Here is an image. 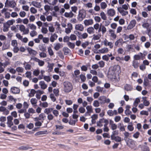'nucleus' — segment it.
<instances>
[{
  "mask_svg": "<svg viewBox=\"0 0 151 151\" xmlns=\"http://www.w3.org/2000/svg\"><path fill=\"white\" fill-rule=\"evenodd\" d=\"M19 30L21 32H23V35L28 34L29 32V29L28 28L25 29V27L23 25L19 26Z\"/></svg>",
  "mask_w": 151,
  "mask_h": 151,
  "instance_id": "nucleus-6",
  "label": "nucleus"
},
{
  "mask_svg": "<svg viewBox=\"0 0 151 151\" xmlns=\"http://www.w3.org/2000/svg\"><path fill=\"white\" fill-rule=\"evenodd\" d=\"M137 22L135 20H132L130 22L129 24L127 27V29L130 30L133 28L136 24Z\"/></svg>",
  "mask_w": 151,
  "mask_h": 151,
  "instance_id": "nucleus-5",
  "label": "nucleus"
},
{
  "mask_svg": "<svg viewBox=\"0 0 151 151\" xmlns=\"http://www.w3.org/2000/svg\"><path fill=\"white\" fill-rule=\"evenodd\" d=\"M9 26L7 24L4 25V26L3 31L4 32L8 31L9 30Z\"/></svg>",
  "mask_w": 151,
  "mask_h": 151,
  "instance_id": "nucleus-58",
  "label": "nucleus"
},
{
  "mask_svg": "<svg viewBox=\"0 0 151 151\" xmlns=\"http://www.w3.org/2000/svg\"><path fill=\"white\" fill-rule=\"evenodd\" d=\"M106 98L104 96H101L99 99L101 104H104L106 102Z\"/></svg>",
  "mask_w": 151,
  "mask_h": 151,
  "instance_id": "nucleus-25",
  "label": "nucleus"
},
{
  "mask_svg": "<svg viewBox=\"0 0 151 151\" xmlns=\"http://www.w3.org/2000/svg\"><path fill=\"white\" fill-rule=\"evenodd\" d=\"M140 102V100L138 98H137L135 99V101H134V106L136 107L137 106L138 104Z\"/></svg>",
  "mask_w": 151,
  "mask_h": 151,
  "instance_id": "nucleus-32",
  "label": "nucleus"
},
{
  "mask_svg": "<svg viewBox=\"0 0 151 151\" xmlns=\"http://www.w3.org/2000/svg\"><path fill=\"white\" fill-rule=\"evenodd\" d=\"M86 109L87 110V111H88V112H89V113H91L92 112V107L91 106H88L86 107Z\"/></svg>",
  "mask_w": 151,
  "mask_h": 151,
  "instance_id": "nucleus-33",
  "label": "nucleus"
},
{
  "mask_svg": "<svg viewBox=\"0 0 151 151\" xmlns=\"http://www.w3.org/2000/svg\"><path fill=\"white\" fill-rule=\"evenodd\" d=\"M32 147H29V145L22 146L19 147L18 149L21 150H27L29 149H32Z\"/></svg>",
  "mask_w": 151,
  "mask_h": 151,
  "instance_id": "nucleus-12",
  "label": "nucleus"
},
{
  "mask_svg": "<svg viewBox=\"0 0 151 151\" xmlns=\"http://www.w3.org/2000/svg\"><path fill=\"white\" fill-rule=\"evenodd\" d=\"M120 72V66L119 65H115L109 70L108 76L111 79H115L116 76L119 75Z\"/></svg>",
  "mask_w": 151,
  "mask_h": 151,
  "instance_id": "nucleus-1",
  "label": "nucleus"
},
{
  "mask_svg": "<svg viewBox=\"0 0 151 151\" xmlns=\"http://www.w3.org/2000/svg\"><path fill=\"white\" fill-rule=\"evenodd\" d=\"M16 5V3L14 0H12L9 1L8 0H6L5 3V5H8L9 6L12 8H14Z\"/></svg>",
  "mask_w": 151,
  "mask_h": 151,
  "instance_id": "nucleus-4",
  "label": "nucleus"
},
{
  "mask_svg": "<svg viewBox=\"0 0 151 151\" xmlns=\"http://www.w3.org/2000/svg\"><path fill=\"white\" fill-rule=\"evenodd\" d=\"M88 37V35L86 33H84L81 35L80 36H79V37L81 39H85L86 38Z\"/></svg>",
  "mask_w": 151,
  "mask_h": 151,
  "instance_id": "nucleus-45",
  "label": "nucleus"
},
{
  "mask_svg": "<svg viewBox=\"0 0 151 151\" xmlns=\"http://www.w3.org/2000/svg\"><path fill=\"white\" fill-rule=\"evenodd\" d=\"M12 92L14 94L18 93L20 92L19 89L17 87H13L11 88Z\"/></svg>",
  "mask_w": 151,
  "mask_h": 151,
  "instance_id": "nucleus-11",
  "label": "nucleus"
},
{
  "mask_svg": "<svg viewBox=\"0 0 151 151\" xmlns=\"http://www.w3.org/2000/svg\"><path fill=\"white\" fill-rule=\"evenodd\" d=\"M104 118L100 119L99 121L97 122V125L98 126H99L100 127H102L103 126V124H102V123H104Z\"/></svg>",
  "mask_w": 151,
  "mask_h": 151,
  "instance_id": "nucleus-22",
  "label": "nucleus"
},
{
  "mask_svg": "<svg viewBox=\"0 0 151 151\" xmlns=\"http://www.w3.org/2000/svg\"><path fill=\"white\" fill-rule=\"evenodd\" d=\"M101 37V35H93V39L94 40H98L100 39V38Z\"/></svg>",
  "mask_w": 151,
  "mask_h": 151,
  "instance_id": "nucleus-52",
  "label": "nucleus"
},
{
  "mask_svg": "<svg viewBox=\"0 0 151 151\" xmlns=\"http://www.w3.org/2000/svg\"><path fill=\"white\" fill-rule=\"evenodd\" d=\"M58 37V35L55 33H51V36L50 39L51 42H53L55 40H57Z\"/></svg>",
  "mask_w": 151,
  "mask_h": 151,
  "instance_id": "nucleus-7",
  "label": "nucleus"
},
{
  "mask_svg": "<svg viewBox=\"0 0 151 151\" xmlns=\"http://www.w3.org/2000/svg\"><path fill=\"white\" fill-rule=\"evenodd\" d=\"M107 13L109 16H113L115 15V12L114 9H110L108 11Z\"/></svg>",
  "mask_w": 151,
  "mask_h": 151,
  "instance_id": "nucleus-16",
  "label": "nucleus"
},
{
  "mask_svg": "<svg viewBox=\"0 0 151 151\" xmlns=\"http://www.w3.org/2000/svg\"><path fill=\"white\" fill-rule=\"evenodd\" d=\"M75 28L76 30H78L80 31H83L84 30L83 26L82 24H79L76 25L75 26Z\"/></svg>",
  "mask_w": 151,
  "mask_h": 151,
  "instance_id": "nucleus-10",
  "label": "nucleus"
},
{
  "mask_svg": "<svg viewBox=\"0 0 151 151\" xmlns=\"http://www.w3.org/2000/svg\"><path fill=\"white\" fill-rule=\"evenodd\" d=\"M100 15L101 16V18L102 19L104 20H105L107 19V16L105 13L103 12H102L100 14Z\"/></svg>",
  "mask_w": 151,
  "mask_h": 151,
  "instance_id": "nucleus-27",
  "label": "nucleus"
},
{
  "mask_svg": "<svg viewBox=\"0 0 151 151\" xmlns=\"http://www.w3.org/2000/svg\"><path fill=\"white\" fill-rule=\"evenodd\" d=\"M118 131L117 130H115L112 132V134L111 136V138L115 137V135H117L118 134Z\"/></svg>",
  "mask_w": 151,
  "mask_h": 151,
  "instance_id": "nucleus-42",
  "label": "nucleus"
},
{
  "mask_svg": "<svg viewBox=\"0 0 151 151\" xmlns=\"http://www.w3.org/2000/svg\"><path fill=\"white\" fill-rule=\"evenodd\" d=\"M112 140H114L116 142H119L121 141V138L118 136H115L112 138H111Z\"/></svg>",
  "mask_w": 151,
  "mask_h": 151,
  "instance_id": "nucleus-21",
  "label": "nucleus"
},
{
  "mask_svg": "<svg viewBox=\"0 0 151 151\" xmlns=\"http://www.w3.org/2000/svg\"><path fill=\"white\" fill-rule=\"evenodd\" d=\"M87 32L89 34H93L95 32L93 27H90L87 29Z\"/></svg>",
  "mask_w": 151,
  "mask_h": 151,
  "instance_id": "nucleus-20",
  "label": "nucleus"
},
{
  "mask_svg": "<svg viewBox=\"0 0 151 151\" xmlns=\"http://www.w3.org/2000/svg\"><path fill=\"white\" fill-rule=\"evenodd\" d=\"M78 110L79 112L81 113H83L86 111L85 109L82 107H80L79 109Z\"/></svg>",
  "mask_w": 151,
  "mask_h": 151,
  "instance_id": "nucleus-63",
  "label": "nucleus"
},
{
  "mask_svg": "<svg viewBox=\"0 0 151 151\" xmlns=\"http://www.w3.org/2000/svg\"><path fill=\"white\" fill-rule=\"evenodd\" d=\"M52 112L55 116L57 117H58L59 114V112L56 109L54 110L53 109Z\"/></svg>",
  "mask_w": 151,
  "mask_h": 151,
  "instance_id": "nucleus-34",
  "label": "nucleus"
},
{
  "mask_svg": "<svg viewBox=\"0 0 151 151\" xmlns=\"http://www.w3.org/2000/svg\"><path fill=\"white\" fill-rule=\"evenodd\" d=\"M106 29L104 25L101 26V32L102 34L104 35L106 32Z\"/></svg>",
  "mask_w": 151,
  "mask_h": 151,
  "instance_id": "nucleus-53",
  "label": "nucleus"
},
{
  "mask_svg": "<svg viewBox=\"0 0 151 151\" xmlns=\"http://www.w3.org/2000/svg\"><path fill=\"white\" fill-rule=\"evenodd\" d=\"M40 73L39 69H35L33 72V74L35 76H37Z\"/></svg>",
  "mask_w": 151,
  "mask_h": 151,
  "instance_id": "nucleus-35",
  "label": "nucleus"
},
{
  "mask_svg": "<svg viewBox=\"0 0 151 151\" xmlns=\"http://www.w3.org/2000/svg\"><path fill=\"white\" fill-rule=\"evenodd\" d=\"M67 44L68 46L71 49H73L75 48V45L74 43H73L69 42H68Z\"/></svg>",
  "mask_w": 151,
  "mask_h": 151,
  "instance_id": "nucleus-30",
  "label": "nucleus"
},
{
  "mask_svg": "<svg viewBox=\"0 0 151 151\" xmlns=\"http://www.w3.org/2000/svg\"><path fill=\"white\" fill-rule=\"evenodd\" d=\"M84 23L85 25L86 26L92 25L93 23V20L92 19H86L84 21Z\"/></svg>",
  "mask_w": 151,
  "mask_h": 151,
  "instance_id": "nucleus-13",
  "label": "nucleus"
},
{
  "mask_svg": "<svg viewBox=\"0 0 151 151\" xmlns=\"http://www.w3.org/2000/svg\"><path fill=\"white\" fill-rule=\"evenodd\" d=\"M63 51L65 55H66L70 52V50L67 47H64Z\"/></svg>",
  "mask_w": 151,
  "mask_h": 151,
  "instance_id": "nucleus-28",
  "label": "nucleus"
},
{
  "mask_svg": "<svg viewBox=\"0 0 151 151\" xmlns=\"http://www.w3.org/2000/svg\"><path fill=\"white\" fill-rule=\"evenodd\" d=\"M74 15V14L71 11L69 13L65 12L64 14V16L66 17L72 18Z\"/></svg>",
  "mask_w": 151,
  "mask_h": 151,
  "instance_id": "nucleus-15",
  "label": "nucleus"
},
{
  "mask_svg": "<svg viewBox=\"0 0 151 151\" xmlns=\"http://www.w3.org/2000/svg\"><path fill=\"white\" fill-rule=\"evenodd\" d=\"M101 8L102 9H104L107 7V5L104 2H102L100 4Z\"/></svg>",
  "mask_w": 151,
  "mask_h": 151,
  "instance_id": "nucleus-31",
  "label": "nucleus"
},
{
  "mask_svg": "<svg viewBox=\"0 0 151 151\" xmlns=\"http://www.w3.org/2000/svg\"><path fill=\"white\" fill-rule=\"evenodd\" d=\"M149 84V81L147 77L145 78L144 79L143 84L146 86H148Z\"/></svg>",
  "mask_w": 151,
  "mask_h": 151,
  "instance_id": "nucleus-29",
  "label": "nucleus"
},
{
  "mask_svg": "<svg viewBox=\"0 0 151 151\" xmlns=\"http://www.w3.org/2000/svg\"><path fill=\"white\" fill-rule=\"evenodd\" d=\"M39 85L40 86L41 88L43 89H45L47 87V85L45 84L43 81H41L39 82Z\"/></svg>",
  "mask_w": 151,
  "mask_h": 151,
  "instance_id": "nucleus-19",
  "label": "nucleus"
},
{
  "mask_svg": "<svg viewBox=\"0 0 151 151\" xmlns=\"http://www.w3.org/2000/svg\"><path fill=\"white\" fill-rule=\"evenodd\" d=\"M150 25L148 22H145L143 23L142 24V27L144 28L147 29L149 27Z\"/></svg>",
  "mask_w": 151,
  "mask_h": 151,
  "instance_id": "nucleus-43",
  "label": "nucleus"
},
{
  "mask_svg": "<svg viewBox=\"0 0 151 151\" xmlns=\"http://www.w3.org/2000/svg\"><path fill=\"white\" fill-rule=\"evenodd\" d=\"M93 105L94 107H98L99 106V103L98 101L95 100L94 101Z\"/></svg>",
  "mask_w": 151,
  "mask_h": 151,
  "instance_id": "nucleus-50",
  "label": "nucleus"
},
{
  "mask_svg": "<svg viewBox=\"0 0 151 151\" xmlns=\"http://www.w3.org/2000/svg\"><path fill=\"white\" fill-rule=\"evenodd\" d=\"M142 151H150L149 147L147 146H144L142 150Z\"/></svg>",
  "mask_w": 151,
  "mask_h": 151,
  "instance_id": "nucleus-61",
  "label": "nucleus"
},
{
  "mask_svg": "<svg viewBox=\"0 0 151 151\" xmlns=\"http://www.w3.org/2000/svg\"><path fill=\"white\" fill-rule=\"evenodd\" d=\"M60 46L61 45L59 43H57L55 45L54 47V49L56 50H58L60 49Z\"/></svg>",
  "mask_w": 151,
  "mask_h": 151,
  "instance_id": "nucleus-49",
  "label": "nucleus"
},
{
  "mask_svg": "<svg viewBox=\"0 0 151 151\" xmlns=\"http://www.w3.org/2000/svg\"><path fill=\"white\" fill-rule=\"evenodd\" d=\"M50 97L51 99V100L55 102L56 100V98L55 97L54 94L51 93L50 95Z\"/></svg>",
  "mask_w": 151,
  "mask_h": 151,
  "instance_id": "nucleus-60",
  "label": "nucleus"
},
{
  "mask_svg": "<svg viewBox=\"0 0 151 151\" xmlns=\"http://www.w3.org/2000/svg\"><path fill=\"white\" fill-rule=\"evenodd\" d=\"M99 51L101 53H105L109 51V49L107 47H104L99 50Z\"/></svg>",
  "mask_w": 151,
  "mask_h": 151,
  "instance_id": "nucleus-24",
  "label": "nucleus"
},
{
  "mask_svg": "<svg viewBox=\"0 0 151 151\" xmlns=\"http://www.w3.org/2000/svg\"><path fill=\"white\" fill-rule=\"evenodd\" d=\"M124 88L125 90L128 91L131 90L132 87L130 85L127 84H126L124 86Z\"/></svg>",
  "mask_w": 151,
  "mask_h": 151,
  "instance_id": "nucleus-40",
  "label": "nucleus"
},
{
  "mask_svg": "<svg viewBox=\"0 0 151 151\" xmlns=\"http://www.w3.org/2000/svg\"><path fill=\"white\" fill-rule=\"evenodd\" d=\"M47 119L50 121L52 120L54 118V116L51 114H47Z\"/></svg>",
  "mask_w": 151,
  "mask_h": 151,
  "instance_id": "nucleus-51",
  "label": "nucleus"
},
{
  "mask_svg": "<svg viewBox=\"0 0 151 151\" xmlns=\"http://www.w3.org/2000/svg\"><path fill=\"white\" fill-rule=\"evenodd\" d=\"M142 99L144 100L143 103H144V105L146 106H149L150 104V102L146 100V97H143Z\"/></svg>",
  "mask_w": 151,
  "mask_h": 151,
  "instance_id": "nucleus-37",
  "label": "nucleus"
},
{
  "mask_svg": "<svg viewBox=\"0 0 151 151\" xmlns=\"http://www.w3.org/2000/svg\"><path fill=\"white\" fill-rule=\"evenodd\" d=\"M28 26L31 29L35 30L36 29V27L33 24H29Z\"/></svg>",
  "mask_w": 151,
  "mask_h": 151,
  "instance_id": "nucleus-38",
  "label": "nucleus"
},
{
  "mask_svg": "<svg viewBox=\"0 0 151 151\" xmlns=\"http://www.w3.org/2000/svg\"><path fill=\"white\" fill-rule=\"evenodd\" d=\"M16 71L19 73H22L23 71V69L22 67H17L16 68Z\"/></svg>",
  "mask_w": 151,
  "mask_h": 151,
  "instance_id": "nucleus-54",
  "label": "nucleus"
},
{
  "mask_svg": "<svg viewBox=\"0 0 151 151\" xmlns=\"http://www.w3.org/2000/svg\"><path fill=\"white\" fill-rule=\"evenodd\" d=\"M69 38L71 40L73 41L76 40L77 37L74 34H71L69 37Z\"/></svg>",
  "mask_w": 151,
  "mask_h": 151,
  "instance_id": "nucleus-39",
  "label": "nucleus"
},
{
  "mask_svg": "<svg viewBox=\"0 0 151 151\" xmlns=\"http://www.w3.org/2000/svg\"><path fill=\"white\" fill-rule=\"evenodd\" d=\"M14 22L15 20L14 19L9 20L7 22L6 24L10 26V25H12Z\"/></svg>",
  "mask_w": 151,
  "mask_h": 151,
  "instance_id": "nucleus-48",
  "label": "nucleus"
},
{
  "mask_svg": "<svg viewBox=\"0 0 151 151\" xmlns=\"http://www.w3.org/2000/svg\"><path fill=\"white\" fill-rule=\"evenodd\" d=\"M104 43L105 46H109V47L111 49L113 48V45L112 43L111 42H108V41L106 39H105L104 41Z\"/></svg>",
  "mask_w": 151,
  "mask_h": 151,
  "instance_id": "nucleus-8",
  "label": "nucleus"
},
{
  "mask_svg": "<svg viewBox=\"0 0 151 151\" xmlns=\"http://www.w3.org/2000/svg\"><path fill=\"white\" fill-rule=\"evenodd\" d=\"M80 77L81 81L82 82H84L85 81L86 78V76L84 75L81 74L80 75Z\"/></svg>",
  "mask_w": 151,
  "mask_h": 151,
  "instance_id": "nucleus-44",
  "label": "nucleus"
},
{
  "mask_svg": "<svg viewBox=\"0 0 151 151\" xmlns=\"http://www.w3.org/2000/svg\"><path fill=\"white\" fill-rule=\"evenodd\" d=\"M27 50L30 55H32L33 56H35L37 54V52L36 51L32 50L30 47H27Z\"/></svg>",
  "mask_w": 151,
  "mask_h": 151,
  "instance_id": "nucleus-9",
  "label": "nucleus"
},
{
  "mask_svg": "<svg viewBox=\"0 0 151 151\" xmlns=\"http://www.w3.org/2000/svg\"><path fill=\"white\" fill-rule=\"evenodd\" d=\"M64 91L66 93L70 92L73 89L72 84L68 81H65L63 83Z\"/></svg>",
  "mask_w": 151,
  "mask_h": 151,
  "instance_id": "nucleus-2",
  "label": "nucleus"
},
{
  "mask_svg": "<svg viewBox=\"0 0 151 151\" xmlns=\"http://www.w3.org/2000/svg\"><path fill=\"white\" fill-rule=\"evenodd\" d=\"M104 88L100 86H97L96 87V91L98 92H102Z\"/></svg>",
  "mask_w": 151,
  "mask_h": 151,
  "instance_id": "nucleus-47",
  "label": "nucleus"
},
{
  "mask_svg": "<svg viewBox=\"0 0 151 151\" xmlns=\"http://www.w3.org/2000/svg\"><path fill=\"white\" fill-rule=\"evenodd\" d=\"M44 79L45 81L47 82H50L51 80L50 77L49 76H44Z\"/></svg>",
  "mask_w": 151,
  "mask_h": 151,
  "instance_id": "nucleus-55",
  "label": "nucleus"
},
{
  "mask_svg": "<svg viewBox=\"0 0 151 151\" xmlns=\"http://www.w3.org/2000/svg\"><path fill=\"white\" fill-rule=\"evenodd\" d=\"M123 40L122 38H119L117 40L115 43V45L116 47L119 46L121 45H122L123 43Z\"/></svg>",
  "mask_w": 151,
  "mask_h": 151,
  "instance_id": "nucleus-14",
  "label": "nucleus"
},
{
  "mask_svg": "<svg viewBox=\"0 0 151 151\" xmlns=\"http://www.w3.org/2000/svg\"><path fill=\"white\" fill-rule=\"evenodd\" d=\"M54 65V64L53 63L51 64L48 63V72H51L52 71Z\"/></svg>",
  "mask_w": 151,
  "mask_h": 151,
  "instance_id": "nucleus-23",
  "label": "nucleus"
},
{
  "mask_svg": "<svg viewBox=\"0 0 151 151\" xmlns=\"http://www.w3.org/2000/svg\"><path fill=\"white\" fill-rule=\"evenodd\" d=\"M31 73L30 71H27L26 73V77L29 78H31Z\"/></svg>",
  "mask_w": 151,
  "mask_h": 151,
  "instance_id": "nucleus-59",
  "label": "nucleus"
},
{
  "mask_svg": "<svg viewBox=\"0 0 151 151\" xmlns=\"http://www.w3.org/2000/svg\"><path fill=\"white\" fill-rule=\"evenodd\" d=\"M48 52L49 55L50 56H52L54 55V52L52 50V48L51 47H49L48 48Z\"/></svg>",
  "mask_w": 151,
  "mask_h": 151,
  "instance_id": "nucleus-36",
  "label": "nucleus"
},
{
  "mask_svg": "<svg viewBox=\"0 0 151 151\" xmlns=\"http://www.w3.org/2000/svg\"><path fill=\"white\" fill-rule=\"evenodd\" d=\"M53 109V108H46L44 110V112L47 114H51V112L52 111Z\"/></svg>",
  "mask_w": 151,
  "mask_h": 151,
  "instance_id": "nucleus-17",
  "label": "nucleus"
},
{
  "mask_svg": "<svg viewBox=\"0 0 151 151\" xmlns=\"http://www.w3.org/2000/svg\"><path fill=\"white\" fill-rule=\"evenodd\" d=\"M32 5L36 7H39V3L37 1H33L32 2Z\"/></svg>",
  "mask_w": 151,
  "mask_h": 151,
  "instance_id": "nucleus-62",
  "label": "nucleus"
},
{
  "mask_svg": "<svg viewBox=\"0 0 151 151\" xmlns=\"http://www.w3.org/2000/svg\"><path fill=\"white\" fill-rule=\"evenodd\" d=\"M12 45L13 46H16L17 45V41L16 40H13L12 41Z\"/></svg>",
  "mask_w": 151,
  "mask_h": 151,
  "instance_id": "nucleus-64",
  "label": "nucleus"
},
{
  "mask_svg": "<svg viewBox=\"0 0 151 151\" xmlns=\"http://www.w3.org/2000/svg\"><path fill=\"white\" fill-rule=\"evenodd\" d=\"M53 92L56 96H59V91L58 89H54Z\"/></svg>",
  "mask_w": 151,
  "mask_h": 151,
  "instance_id": "nucleus-57",
  "label": "nucleus"
},
{
  "mask_svg": "<svg viewBox=\"0 0 151 151\" xmlns=\"http://www.w3.org/2000/svg\"><path fill=\"white\" fill-rule=\"evenodd\" d=\"M77 121V120H73V119L70 120L69 122V124L72 125H75L76 124V122Z\"/></svg>",
  "mask_w": 151,
  "mask_h": 151,
  "instance_id": "nucleus-41",
  "label": "nucleus"
},
{
  "mask_svg": "<svg viewBox=\"0 0 151 151\" xmlns=\"http://www.w3.org/2000/svg\"><path fill=\"white\" fill-rule=\"evenodd\" d=\"M70 40L69 37L67 36H65L63 39V42H69V40Z\"/></svg>",
  "mask_w": 151,
  "mask_h": 151,
  "instance_id": "nucleus-46",
  "label": "nucleus"
},
{
  "mask_svg": "<svg viewBox=\"0 0 151 151\" xmlns=\"http://www.w3.org/2000/svg\"><path fill=\"white\" fill-rule=\"evenodd\" d=\"M132 65L135 68H137L139 65V63L137 60H134L132 61Z\"/></svg>",
  "mask_w": 151,
  "mask_h": 151,
  "instance_id": "nucleus-18",
  "label": "nucleus"
},
{
  "mask_svg": "<svg viewBox=\"0 0 151 151\" xmlns=\"http://www.w3.org/2000/svg\"><path fill=\"white\" fill-rule=\"evenodd\" d=\"M37 100L35 98H32L31 99L30 101L32 104L34 105L36 104L37 102Z\"/></svg>",
  "mask_w": 151,
  "mask_h": 151,
  "instance_id": "nucleus-56",
  "label": "nucleus"
},
{
  "mask_svg": "<svg viewBox=\"0 0 151 151\" xmlns=\"http://www.w3.org/2000/svg\"><path fill=\"white\" fill-rule=\"evenodd\" d=\"M86 16L85 12L83 10H80L79 11L77 17V20L79 22H81L85 18Z\"/></svg>",
  "mask_w": 151,
  "mask_h": 151,
  "instance_id": "nucleus-3",
  "label": "nucleus"
},
{
  "mask_svg": "<svg viewBox=\"0 0 151 151\" xmlns=\"http://www.w3.org/2000/svg\"><path fill=\"white\" fill-rule=\"evenodd\" d=\"M139 54H140V55H135L134 56V59L135 60H139L141 58V57H142L143 56V54L141 52H140L139 53Z\"/></svg>",
  "mask_w": 151,
  "mask_h": 151,
  "instance_id": "nucleus-26",
  "label": "nucleus"
}]
</instances>
